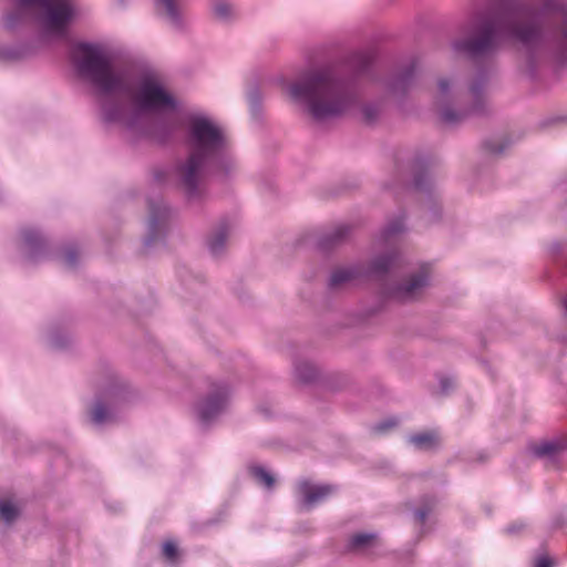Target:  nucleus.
<instances>
[{
	"instance_id": "1",
	"label": "nucleus",
	"mask_w": 567,
	"mask_h": 567,
	"mask_svg": "<svg viewBox=\"0 0 567 567\" xmlns=\"http://www.w3.org/2000/svg\"><path fill=\"white\" fill-rule=\"evenodd\" d=\"M561 14V27L550 33L559 51L567 48V10L561 0H544L540 11L520 0H489L486 12L478 13L468 23L466 35L452 42V49L472 61L493 55L502 39L519 42L528 51L540 48L546 35L543 16Z\"/></svg>"
},
{
	"instance_id": "2",
	"label": "nucleus",
	"mask_w": 567,
	"mask_h": 567,
	"mask_svg": "<svg viewBox=\"0 0 567 567\" xmlns=\"http://www.w3.org/2000/svg\"><path fill=\"white\" fill-rule=\"evenodd\" d=\"M290 96L307 106L316 121L336 118L348 113L358 102L353 76L336 68L309 71L289 85Z\"/></svg>"
},
{
	"instance_id": "3",
	"label": "nucleus",
	"mask_w": 567,
	"mask_h": 567,
	"mask_svg": "<svg viewBox=\"0 0 567 567\" xmlns=\"http://www.w3.org/2000/svg\"><path fill=\"white\" fill-rule=\"evenodd\" d=\"M187 143L189 155L176 167L178 182L188 198H196L199 176L210 167L227 165L225 156L227 140L223 130L205 116H193L189 121Z\"/></svg>"
},
{
	"instance_id": "4",
	"label": "nucleus",
	"mask_w": 567,
	"mask_h": 567,
	"mask_svg": "<svg viewBox=\"0 0 567 567\" xmlns=\"http://www.w3.org/2000/svg\"><path fill=\"white\" fill-rule=\"evenodd\" d=\"M136 110L130 114L126 128L137 135L150 136L158 142H165L179 127L177 120H161L153 127L144 123V113H159L165 110H176L177 101L159 83L144 79L133 96Z\"/></svg>"
},
{
	"instance_id": "5",
	"label": "nucleus",
	"mask_w": 567,
	"mask_h": 567,
	"mask_svg": "<svg viewBox=\"0 0 567 567\" xmlns=\"http://www.w3.org/2000/svg\"><path fill=\"white\" fill-rule=\"evenodd\" d=\"M78 74L89 81L100 94H128L130 87L121 73L115 72L110 58L99 44L80 42L72 50Z\"/></svg>"
},
{
	"instance_id": "6",
	"label": "nucleus",
	"mask_w": 567,
	"mask_h": 567,
	"mask_svg": "<svg viewBox=\"0 0 567 567\" xmlns=\"http://www.w3.org/2000/svg\"><path fill=\"white\" fill-rule=\"evenodd\" d=\"M21 7H37L44 11L48 30L63 33L75 16L73 0H18Z\"/></svg>"
},
{
	"instance_id": "7",
	"label": "nucleus",
	"mask_w": 567,
	"mask_h": 567,
	"mask_svg": "<svg viewBox=\"0 0 567 567\" xmlns=\"http://www.w3.org/2000/svg\"><path fill=\"white\" fill-rule=\"evenodd\" d=\"M487 82V74L481 70L470 85L472 106L467 110L456 112L451 107L441 111V120L447 125H455L471 115H484L487 113V104L484 97V87Z\"/></svg>"
},
{
	"instance_id": "8",
	"label": "nucleus",
	"mask_w": 567,
	"mask_h": 567,
	"mask_svg": "<svg viewBox=\"0 0 567 567\" xmlns=\"http://www.w3.org/2000/svg\"><path fill=\"white\" fill-rule=\"evenodd\" d=\"M148 210L147 236L144 240L145 248H148L165 235L166 223L171 215L168 206L161 198H150Z\"/></svg>"
},
{
	"instance_id": "9",
	"label": "nucleus",
	"mask_w": 567,
	"mask_h": 567,
	"mask_svg": "<svg viewBox=\"0 0 567 567\" xmlns=\"http://www.w3.org/2000/svg\"><path fill=\"white\" fill-rule=\"evenodd\" d=\"M229 398V389L226 384H217L197 405V414L202 422L208 423L225 409Z\"/></svg>"
},
{
	"instance_id": "10",
	"label": "nucleus",
	"mask_w": 567,
	"mask_h": 567,
	"mask_svg": "<svg viewBox=\"0 0 567 567\" xmlns=\"http://www.w3.org/2000/svg\"><path fill=\"white\" fill-rule=\"evenodd\" d=\"M429 285V274L421 270L412 275L404 284L394 286L389 295L391 298L400 302H409L415 300Z\"/></svg>"
},
{
	"instance_id": "11",
	"label": "nucleus",
	"mask_w": 567,
	"mask_h": 567,
	"mask_svg": "<svg viewBox=\"0 0 567 567\" xmlns=\"http://www.w3.org/2000/svg\"><path fill=\"white\" fill-rule=\"evenodd\" d=\"M298 491L302 495L301 506L308 511L332 494L334 487L329 484L313 485L309 481H301Z\"/></svg>"
},
{
	"instance_id": "12",
	"label": "nucleus",
	"mask_w": 567,
	"mask_h": 567,
	"mask_svg": "<svg viewBox=\"0 0 567 567\" xmlns=\"http://www.w3.org/2000/svg\"><path fill=\"white\" fill-rule=\"evenodd\" d=\"M380 545L377 533L360 532L352 534L346 545L349 553L370 555Z\"/></svg>"
},
{
	"instance_id": "13",
	"label": "nucleus",
	"mask_w": 567,
	"mask_h": 567,
	"mask_svg": "<svg viewBox=\"0 0 567 567\" xmlns=\"http://www.w3.org/2000/svg\"><path fill=\"white\" fill-rule=\"evenodd\" d=\"M567 449V439H556L551 441H544L538 444L529 446L530 453L538 458H548L556 461V458Z\"/></svg>"
},
{
	"instance_id": "14",
	"label": "nucleus",
	"mask_w": 567,
	"mask_h": 567,
	"mask_svg": "<svg viewBox=\"0 0 567 567\" xmlns=\"http://www.w3.org/2000/svg\"><path fill=\"white\" fill-rule=\"evenodd\" d=\"M22 236L28 248L27 257L30 261H34L37 258L44 254L47 249V240L40 234V231L28 228L22 231Z\"/></svg>"
},
{
	"instance_id": "15",
	"label": "nucleus",
	"mask_w": 567,
	"mask_h": 567,
	"mask_svg": "<svg viewBox=\"0 0 567 567\" xmlns=\"http://www.w3.org/2000/svg\"><path fill=\"white\" fill-rule=\"evenodd\" d=\"M350 234V227L347 225H338L332 230L324 233L318 240V248L328 251L342 244Z\"/></svg>"
},
{
	"instance_id": "16",
	"label": "nucleus",
	"mask_w": 567,
	"mask_h": 567,
	"mask_svg": "<svg viewBox=\"0 0 567 567\" xmlns=\"http://www.w3.org/2000/svg\"><path fill=\"white\" fill-rule=\"evenodd\" d=\"M416 72V61H411L400 73H398L394 79L390 83V90L394 93L404 92L409 85L412 83V80L415 76Z\"/></svg>"
},
{
	"instance_id": "17",
	"label": "nucleus",
	"mask_w": 567,
	"mask_h": 567,
	"mask_svg": "<svg viewBox=\"0 0 567 567\" xmlns=\"http://www.w3.org/2000/svg\"><path fill=\"white\" fill-rule=\"evenodd\" d=\"M409 442L420 451H434L440 445V436L436 431H426L412 434Z\"/></svg>"
},
{
	"instance_id": "18",
	"label": "nucleus",
	"mask_w": 567,
	"mask_h": 567,
	"mask_svg": "<svg viewBox=\"0 0 567 567\" xmlns=\"http://www.w3.org/2000/svg\"><path fill=\"white\" fill-rule=\"evenodd\" d=\"M184 0H156L158 10H163L171 22L181 28L183 25L182 7Z\"/></svg>"
},
{
	"instance_id": "19",
	"label": "nucleus",
	"mask_w": 567,
	"mask_h": 567,
	"mask_svg": "<svg viewBox=\"0 0 567 567\" xmlns=\"http://www.w3.org/2000/svg\"><path fill=\"white\" fill-rule=\"evenodd\" d=\"M437 499L433 495H423L419 499V507L414 509V520L423 527L430 514L436 507Z\"/></svg>"
},
{
	"instance_id": "20",
	"label": "nucleus",
	"mask_w": 567,
	"mask_h": 567,
	"mask_svg": "<svg viewBox=\"0 0 567 567\" xmlns=\"http://www.w3.org/2000/svg\"><path fill=\"white\" fill-rule=\"evenodd\" d=\"M103 120L106 123H123L126 127V121L130 117L124 114L123 107L118 103H104L102 106Z\"/></svg>"
},
{
	"instance_id": "21",
	"label": "nucleus",
	"mask_w": 567,
	"mask_h": 567,
	"mask_svg": "<svg viewBox=\"0 0 567 567\" xmlns=\"http://www.w3.org/2000/svg\"><path fill=\"white\" fill-rule=\"evenodd\" d=\"M228 236V226L226 223H221L218 229L209 237L208 248L213 255H218L223 251L226 239Z\"/></svg>"
},
{
	"instance_id": "22",
	"label": "nucleus",
	"mask_w": 567,
	"mask_h": 567,
	"mask_svg": "<svg viewBox=\"0 0 567 567\" xmlns=\"http://www.w3.org/2000/svg\"><path fill=\"white\" fill-rule=\"evenodd\" d=\"M396 259L395 254H385L378 256L370 266V272L375 276L385 275L394 265Z\"/></svg>"
},
{
	"instance_id": "23",
	"label": "nucleus",
	"mask_w": 567,
	"mask_h": 567,
	"mask_svg": "<svg viewBox=\"0 0 567 567\" xmlns=\"http://www.w3.org/2000/svg\"><path fill=\"white\" fill-rule=\"evenodd\" d=\"M360 276V270L354 267L337 269L331 274L329 286L331 288L339 287L344 282H349Z\"/></svg>"
},
{
	"instance_id": "24",
	"label": "nucleus",
	"mask_w": 567,
	"mask_h": 567,
	"mask_svg": "<svg viewBox=\"0 0 567 567\" xmlns=\"http://www.w3.org/2000/svg\"><path fill=\"white\" fill-rule=\"evenodd\" d=\"M373 59L370 52H357L350 58V65L355 74H363L368 72Z\"/></svg>"
},
{
	"instance_id": "25",
	"label": "nucleus",
	"mask_w": 567,
	"mask_h": 567,
	"mask_svg": "<svg viewBox=\"0 0 567 567\" xmlns=\"http://www.w3.org/2000/svg\"><path fill=\"white\" fill-rule=\"evenodd\" d=\"M212 11L220 21H229L235 13L234 6L228 0H212Z\"/></svg>"
},
{
	"instance_id": "26",
	"label": "nucleus",
	"mask_w": 567,
	"mask_h": 567,
	"mask_svg": "<svg viewBox=\"0 0 567 567\" xmlns=\"http://www.w3.org/2000/svg\"><path fill=\"white\" fill-rule=\"evenodd\" d=\"M111 413L107 408V403L103 398L97 396L93 409L91 411V420L95 424H103L106 421L111 420Z\"/></svg>"
},
{
	"instance_id": "27",
	"label": "nucleus",
	"mask_w": 567,
	"mask_h": 567,
	"mask_svg": "<svg viewBox=\"0 0 567 567\" xmlns=\"http://www.w3.org/2000/svg\"><path fill=\"white\" fill-rule=\"evenodd\" d=\"M296 378L299 382L308 384L313 382L318 377V371L309 362H301L296 365Z\"/></svg>"
},
{
	"instance_id": "28",
	"label": "nucleus",
	"mask_w": 567,
	"mask_h": 567,
	"mask_svg": "<svg viewBox=\"0 0 567 567\" xmlns=\"http://www.w3.org/2000/svg\"><path fill=\"white\" fill-rule=\"evenodd\" d=\"M162 556L169 564H177L181 557V550L174 540H166L162 545Z\"/></svg>"
},
{
	"instance_id": "29",
	"label": "nucleus",
	"mask_w": 567,
	"mask_h": 567,
	"mask_svg": "<svg viewBox=\"0 0 567 567\" xmlns=\"http://www.w3.org/2000/svg\"><path fill=\"white\" fill-rule=\"evenodd\" d=\"M404 227V216H400L393 220H391L382 230V237L386 241L391 237L403 233Z\"/></svg>"
},
{
	"instance_id": "30",
	"label": "nucleus",
	"mask_w": 567,
	"mask_h": 567,
	"mask_svg": "<svg viewBox=\"0 0 567 567\" xmlns=\"http://www.w3.org/2000/svg\"><path fill=\"white\" fill-rule=\"evenodd\" d=\"M250 472L254 478L258 483L265 485V487H267L268 489L275 486V477L262 466H254L251 467Z\"/></svg>"
},
{
	"instance_id": "31",
	"label": "nucleus",
	"mask_w": 567,
	"mask_h": 567,
	"mask_svg": "<svg viewBox=\"0 0 567 567\" xmlns=\"http://www.w3.org/2000/svg\"><path fill=\"white\" fill-rule=\"evenodd\" d=\"M19 516V509L8 501H0V518L10 524Z\"/></svg>"
},
{
	"instance_id": "32",
	"label": "nucleus",
	"mask_w": 567,
	"mask_h": 567,
	"mask_svg": "<svg viewBox=\"0 0 567 567\" xmlns=\"http://www.w3.org/2000/svg\"><path fill=\"white\" fill-rule=\"evenodd\" d=\"M380 114V109L374 104H365L362 107L363 120L367 124H372L377 121Z\"/></svg>"
},
{
	"instance_id": "33",
	"label": "nucleus",
	"mask_w": 567,
	"mask_h": 567,
	"mask_svg": "<svg viewBox=\"0 0 567 567\" xmlns=\"http://www.w3.org/2000/svg\"><path fill=\"white\" fill-rule=\"evenodd\" d=\"M413 186L417 190H427L430 186V179L425 171H421L414 175Z\"/></svg>"
},
{
	"instance_id": "34",
	"label": "nucleus",
	"mask_w": 567,
	"mask_h": 567,
	"mask_svg": "<svg viewBox=\"0 0 567 567\" xmlns=\"http://www.w3.org/2000/svg\"><path fill=\"white\" fill-rule=\"evenodd\" d=\"M64 259L65 262L71 267H74L76 265L79 259V249L75 245H68L64 248Z\"/></svg>"
},
{
	"instance_id": "35",
	"label": "nucleus",
	"mask_w": 567,
	"mask_h": 567,
	"mask_svg": "<svg viewBox=\"0 0 567 567\" xmlns=\"http://www.w3.org/2000/svg\"><path fill=\"white\" fill-rule=\"evenodd\" d=\"M398 425V420L394 417L386 419L373 425L372 431L377 434H382Z\"/></svg>"
},
{
	"instance_id": "36",
	"label": "nucleus",
	"mask_w": 567,
	"mask_h": 567,
	"mask_svg": "<svg viewBox=\"0 0 567 567\" xmlns=\"http://www.w3.org/2000/svg\"><path fill=\"white\" fill-rule=\"evenodd\" d=\"M23 20V13L21 11H13L7 14L4 19V24L7 29H14L17 25L21 23Z\"/></svg>"
},
{
	"instance_id": "37",
	"label": "nucleus",
	"mask_w": 567,
	"mask_h": 567,
	"mask_svg": "<svg viewBox=\"0 0 567 567\" xmlns=\"http://www.w3.org/2000/svg\"><path fill=\"white\" fill-rule=\"evenodd\" d=\"M507 146H508V143H502L499 145H496L492 141H486L483 144V147L485 148L486 152H488L489 154H495V155L502 154Z\"/></svg>"
},
{
	"instance_id": "38",
	"label": "nucleus",
	"mask_w": 567,
	"mask_h": 567,
	"mask_svg": "<svg viewBox=\"0 0 567 567\" xmlns=\"http://www.w3.org/2000/svg\"><path fill=\"white\" fill-rule=\"evenodd\" d=\"M555 561L547 554H540L535 559L534 567H554Z\"/></svg>"
},
{
	"instance_id": "39",
	"label": "nucleus",
	"mask_w": 567,
	"mask_h": 567,
	"mask_svg": "<svg viewBox=\"0 0 567 567\" xmlns=\"http://www.w3.org/2000/svg\"><path fill=\"white\" fill-rule=\"evenodd\" d=\"M437 85L442 96L449 94L451 90V82L447 79H440Z\"/></svg>"
},
{
	"instance_id": "40",
	"label": "nucleus",
	"mask_w": 567,
	"mask_h": 567,
	"mask_svg": "<svg viewBox=\"0 0 567 567\" xmlns=\"http://www.w3.org/2000/svg\"><path fill=\"white\" fill-rule=\"evenodd\" d=\"M104 396L114 402L118 396V389L117 388H110L104 391Z\"/></svg>"
},
{
	"instance_id": "41",
	"label": "nucleus",
	"mask_w": 567,
	"mask_h": 567,
	"mask_svg": "<svg viewBox=\"0 0 567 567\" xmlns=\"http://www.w3.org/2000/svg\"><path fill=\"white\" fill-rule=\"evenodd\" d=\"M440 385L443 393H447V391L453 386V382L449 378H442L440 380Z\"/></svg>"
},
{
	"instance_id": "42",
	"label": "nucleus",
	"mask_w": 567,
	"mask_h": 567,
	"mask_svg": "<svg viewBox=\"0 0 567 567\" xmlns=\"http://www.w3.org/2000/svg\"><path fill=\"white\" fill-rule=\"evenodd\" d=\"M524 528L523 524H512L506 527V533L508 535H514L518 532H520Z\"/></svg>"
},
{
	"instance_id": "43",
	"label": "nucleus",
	"mask_w": 567,
	"mask_h": 567,
	"mask_svg": "<svg viewBox=\"0 0 567 567\" xmlns=\"http://www.w3.org/2000/svg\"><path fill=\"white\" fill-rule=\"evenodd\" d=\"M563 306H564V309H565V313L567 315V293H566V296L563 299Z\"/></svg>"
},
{
	"instance_id": "44",
	"label": "nucleus",
	"mask_w": 567,
	"mask_h": 567,
	"mask_svg": "<svg viewBox=\"0 0 567 567\" xmlns=\"http://www.w3.org/2000/svg\"><path fill=\"white\" fill-rule=\"evenodd\" d=\"M415 164H416V166H420V167H421V162H420V159H416Z\"/></svg>"
}]
</instances>
